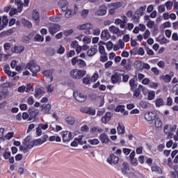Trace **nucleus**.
Masks as SVG:
<instances>
[{
  "instance_id": "obj_1",
  "label": "nucleus",
  "mask_w": 178,
  "mask_h": 178,
  "mask_svg": "<svg viewBox=\"0 0 178 178\" xmlns=\"http://www.w3.org/2000/svg\"><path fill=\"white\" fill-rule=\"evenodd\" d=\"M70 74L74 80H81L87 74V71L75 68L70 71Z\"/></svg>"
},
{
  "instance_id": "obj_2",
  "label": "nucleus",
  "mask_w": 178,
  "mask_h": 178,
  "mask_svg": "<svg viewBox=\"0 0 178 178\" xmlns=\"http://www.w3.org/2000/svg\"><path fill=\"white\" fill-rule=\"evenodd\" d=\"M26 69H28V70H30L32 73V76H36L37 73L41 70V68L38 66V64H37L36 61L32 60L29 62L26 66Z\"/></svg>"
},
{
  "instance_id": "obj_3",
  "label": "nucleus",
  "mask_w": 178,
  "mask_h": 178,
  "mask_svg": "<svg viewBox=\"0 0 178 178\" xmlns=\"http://www.w3.org/2000/svg\"><path fill=\"white\" fill-rule=\"evenodd\" d=\"M71 63L72 66H78L79 69H84V67H87V63L84 60L80 58L79 56H76L72 58L71 60Z\"/></svg>"
},
{
  "instance_id": "obj_4",
  "label": "nucleus",
  "mask_w": 178,
  "mask_h": 178,
  "mask_svg": "<svg viewBox=\"0 0 178 178\" xmlns=\"http://www.w3.org/2000/svg\"><path fill=\"white\" fill-rule=\"evenodd\" d=\"M122 76H123L122 71L116 70L111 76L112 83H113V84H116V83L122 80Z\"/></svg>"
},
{
  "instance_id": "obj_5",
  "label": "nucleus",
  "mask_w": 178,
  "mask_h": 178,
  "mask_svg": "<svg viewBox=\"0 0 178 178\" xmlns=\"http://www.w3.org/2000/svg\"><path fill=\"white\" fill-rule=\"evenodd\" d=\"M15 3L17 6V9L12 8V10L10 12V16L16 15L17 12H22V9L23 8V3L22 2V0H15Z\"/></svg>"
},
{
  "instance_id": "obj_6",
  "label": "nucleus",
  "mask_w": 178,
  "mask_h": 178,
  "mask_svg": "<svg viewBox=\"0 0 178 178\" xmlns=\"http://www.w3.org/2000/svg\"><path fill=\"white\" fill-rule=\"evenodd\" d=\"M24 144L26 146V148L31 149L35 145V140H33L31 136H29L25 138Z\"/></svg>"
},
{
  "instance_id": "obj_7",
  "label": "nucleus",
  "mask_w": 178,
  "mask_h": 178,
  "mask_svg": "<svg viewBox=\"0 0 178 178\" xmlns=\"http://www.w3.org/2000/svg\"><path fill=\"white\" fill-rule=\"evenodd\" d=\"M60 30V25L58 24H52L50 25L49 28V31L51 35H54V34H56V33H58Z\"/></svg>"
},
{
  "instance_id": "obj_8",
  "label": "nucleus",
  "mask_w": 178,
  "mask_h": 178,
  "mask_svg": "<svg viewBox=\"0 0 178 178\" xmlns=\"http://www.w3.org/2000/svg\"><path fill=\"white\" fill-rule=\"evenodd\" d=\"M63 143H69L73 138L72 133L67 131L62 132Z\"/></svg>"
},
{
  "instance_id": "obj_9",
  "label": "nucleus",
  "mask_w": 178,
  "mask_h": 178,
  "mask_svg": "<svg viewBox=\"0 0 178 178\" xmlns=\"http://www.w3.org/2000/svg\"><path fill=\"white\" fill-rule=\"evenodd\" d=\"M107 162L110 163V165H112L113 163L114 165H118V163H119V157L113 154H110V157L107 159Z\"/></svg>"
},
{
  "instance_id": "obj_10",
  "label": "nucleus",
  "mask_w": 178,
  "mask_h": 178,
  "mask_svg": "<svg viewBox=\"0 0 178 178\" xmlns=\"http://www.w3.org/2000/svg\"><path fill=\"white\" fill-rule=\"evenodd\" d=\"M74 97L76 101H78V102H86L87 100V96L81 93L74 92Z\"/></svg>"
},
{
  "instance_id": "obj_11",
  "label": "nucleus",
  "mask_w": 178,
  "mask_h": 178,
  "mask_svg": "<svg viewBox=\"0 0 178 178\" xmlns=\"http://www.w3.org/2000/svg\"><path fill=\"white\" fill-rule=\"evenodd\" d=\"M145 119L148 122H152V120H155L156 119V114L154 112H148L145 115Z\"/></svg>"
},
{
  "instance_id": "obj_12",
  "label": "nucleus",
  "mask_w": 178,
  "mask_h": 178,
  "mask_svg": "<svg viewBox=\"0 0 178 178\" xmlns=\"http://www.w3.org/2000/svg\"><path fill=\"white\" fill-rule=\"evenodd\" d=\"M58 5L61 8L62 12H66V10H67V5H69V3L67 0H60L58 2Z\"/></svg>"
},
{
  "instance_id": "obj_13",
  "label": "nucleus",
  "mask_w": 178,
  "mask_h": 178,
  "mask_svg": "<svg viewBox=\"0 0 178 178\" xmlns=\"http://www.w3.org/2000/svg\"><path fill=\"white\" fill-rule=\"evenodd\" d=\"M99 138L103 144H108V143H109V140H110L109 136H108V135L105 134H102L99 136Z\"/></svg>"
},
{
  "instance_id": "obj_14",
  "label": "nucleus",
  "mask_w": 178,
  "mask_h": 178,
  "mask_svg": "<svg viewBox=\"0 0 178 178\" xmlns=\"http://www.w3.org/2000/svg\"><path fill=\"white\" fill-rule=\"evenodd\" d=\"M111 118H112V113L111 112H107L104 117L102 118V122L106 124V123L111 120Z\"/></svg>"
},
{
  "instance_id": "obj_15",
  "label": "nucleus",
  "mask_w": 178,
  "mask_h": 178,
  "mask_svg": "<svg viewBox=\"0 0 178 178\" xmlns=\"http://www.w3.org/2000/svg\"><path fill=\"white\" fill-rule=\"evenodd\" d=\"M96 13L98 16H104V15H106V6H101Z\"/></svg>"
},
{
  "instance_id": "obj_16",
  "label": "nucleus",
  "mask_w": 178,
  "mask_h": 178,
  "mask_svg": "<svg viewBox=\"0 0 178 178\" xmlns=\"http://www.w3.org/2000/svg\"><path fill=\"white\" fill-rule=\"evenodd\" d=\"M81 111L83 113H87L88 115H95V111L90 108L85 107L82 108Z\"/></svg>"
},
{
  "instance_id": "obj_17",
  "label": "nucleus",
  "mask_w": 178,
  "mask_h": 178,
  "mask_svg": "<svg viewBox=\"0 0 178 178\" xmlns=\"http://www.w3.org/2000/svg\"><path fill=\"white\" fill-rule=\"evenodd\" d=\"M32 19L35 22V24H39L40 23V14L37 10H34L32 15Z\"/></svg>"
},
{
  "instance_id": "obj_18",
  "label": "nucleus",
  "mask_w": 178,
  "mask_h": 178,
  "mask_svg": "<svg viewBox=\"0 0 178 178\" xmlns=\"http://www.w3.org/2000/svg\"><path fill=\"white\" fill-rule=\"evenodd\" d=\"M47 138H48V136L44 135L42 137V138H39L35 140V145H41V144H44L45 141H47Z\"/></svg>"
},
{
  "instance_id": "obj_19",
  "label": "nucleus",
  "mask_w": 178,
  "mask_h": 178,
  "mask_svg": "<svg viewBox=\"0 0 178 178\" xmlns=\"http://www.w3.org/2000/svg\"><path fill=\"white\" fill-rule=\"evenodd\" d=\"M109 31H111V33H113V34H118V35H120L122 33V31H120V29L115 26H110Z\"/></svg>"
},
{
  "instance_id": "obj_20",
  "label": "nucleus",
  "mask_w": 178,
  "mask_h": 178,
  "mask_svg": "<svg viewBox=\"0 0 178 178\" xmlns=\"http://www.w3.org/2000/svg\"><path fill=\"white\" fill-rule=\"evenodd\" d=\"M24 51V47L23 46H15L12 49V52L14 54H22Z\"/></svg>"
},
{
  "instance_id": "obj_21",
  "label": "nucleus",
  "mask_w": 178,
  "mask_h": 178,
  "mask_svg": "<svg viewBox=\"0 0 178 178\" xmlns=\"http://www.w3.org/2000/svg\"><path fill=\"white\" fill-rule=\"evenodd\" d=\"M92 29H94V25L91 23H86L80 26L81 30H92Z\"/></svg>"
},
{
  "instance_id": "obj_22",
  "label": "nucleus",
  "mask_w": 178,
  "mask_h": 178,
  "mask_svg": "<svg viewBox=\"0 0 178 178\" xmlns=\"http://www.w3.org/2000/svg\"><path fill=\"white\" fill-rule=\"evenodd\" d=\"M160 80L165 81V83H170L172 81V76L170 74L163 75L160 76Z\"/></svg>"
},
{
  "instance_id": "obj_23",
  "label": "nucleus",
  "mask_w": 178,
  "mask_h": 178,
  "mask_svg": "<svg viewBox=\"0 0 178 178\" xmlns=\"http://www.w3.org/2000/svg\"><path fill=\"white\" fill-rule=\"evenodd\" d=\"M105 42L100 41L99 42V52L101 54V55H104L105 53V47L102 45H105Z\"/></svg>"
},
{
  "instance_id": "obj_24",
  "label": "nucleus",
  "mask_w": 178,
  "mask_h": 178,
  "mask_svg": "<svg viewBox=\"0 0 178 178\" xmlns=\"http://www.w3.org/2000/svg\"><path fill=\"white\" fill-rule=\"evenodd\" d=\"M101 37L103 40H109L111 38V34L108 31L104 30L102 32Z\"/></svg>"
},
{
  "instance_id": "obj_25",
  "label": "nucleus",
  "mask_w": 178,
  "mask_h": 178,
  "mask_svg": "<svg viewBox=\"0 0 178 178\" xmlns=\"http://www.w3.org/2000/svg\"><path fill=\"white\" fill-rule=\"evenodd\" d=\"M152 172H156V173H159V175H162V173H163L162 168L159 167V165H153L152 167Z\"/></svg>"
},
{
  "instance_id": "obj_26",
  "label": "nucleus",
  "mask_w": 178,
  "mask_h": 178,
  "mask_svg": "<svg viewBox=\"0 0 178 178\" xmlns=\"http://www.w3.org/2000/svg\"><path fill=\"white\" fill-rule=\"evenodd\" d=\"M42 74L45 76V77H47L50 79V81H52L54 80V77H52V72L50 70H45L42 72Z\"/></svg>"
},
{
  "instance_id": "obj_27",
  "label": "nucleus",
  "mask_w": 178,
  "mask_h": 178,
  "mask_svg": "<svg viewBox=\"0 0 178 178\" xmlns=\"http://www.w3.org/2000/svg\"><path fill=\"white\" fill-rule=\"evenodd\" d=\"M115 112H121V113H123V115H128L127 111H124V106H118L115 108Z\"/></svg>"
},
{
  "instance_id": "obj_28",
  "label": "nucleus",
  "mask_w": 178,
  "mask_h": 178,
  "mask_svg": "<svg viewBox=\"0 0 178 178\" xmlns=\"http://www.w3.org/2000/svg\"><path fill=\"white\" fill-rule=\"evenodd\" d=\"M72 47L76 49V53L80 54L81 52V47L78 45L76 41L72 42Z\"/></svg>"
},
{
  "instance_id": "obj_29",
  "label": "nucleus",
  "mask_w": 178,
  "mask_h": 178,
  "mask_svg": "<svg viewBox=\"0 0 178 178\" xmlns=\"http://www.w3.org/2000/svg\"><path fill=\"white\" fill-rule=\"evenodd\" d=\"M129 170H130L129 164H127V163H123V168L122 170L123 175H127V172H129Z\"/></svg>"
},
{
  "instance_id": "obj_30",
  "label": "nucleus",
  "mask_w": 178,
  "mask_h": 178,
  "mask_svg": "<svg viewBox=\"0 0 178 178\" xmlns=\"http://www.w3.org/2000/svg\"><path fill=\"white\" fill-rule=\"evenodd\" d=\"M117 131L118 134H124V126L120 124V123H118Z\"/></svg>"
},
{
  "instance_id": "obj_31",
  "label": "nucleus",
  "mask_w": 178,
  "mask_h": 178,
  "mask_svg": "<svg viewBox=\"0 0 178 178\" xmlns=\"http://www.w3.org/2000/svg\"><path fill=\"white\" fill-rule=\"evenodd\" d=\"M104 129L97 127H94L90 129V133H102Z\"/></svg>"
},
{
  "instance_id": "obj_32",
  "label": "nucleus",
  "mask_w": 178,
  "mask_h": 178,
  "mask_svg": "<svg viewBox=\"0 0 178 178\" xmlns=\"http://www.w3.org/2000/svg\"><path fill=\"white\" fill-rule=\"evenodd\" d=\"M88 143H89L91 145H98V144H99V140L97 138L88 139Z\"/></svg>"
},
{
  "instance_id": "obj_33",
  "label": "nucleus",
  "mask_w": 178,
  "mask_h": 178,
  "mask_svg": "<svg viewBox=\"0 0 178 178\" xmlns=\"http://www.w3.org/2000/svg\"><path fill=\"white\" fill-rule=\"evenodd\" d=\"M129 86L131 87V90H136V88H137V84H136V81L134 79H131L129 81Z\"/></svg>"
},
{
  "instance_id": "obj_34",
  "label": "nucleus",
  "mask_w": 178,
  "mask_h": 178,
  "mask_svg": "<svg viewBox=\"0 0 178 178\" xmlns=\"http://www.w3.org/2000/svg\"><path fill=\"white\" fill-rule=\"evenodd\" d=\"M97 54V49L92 47L88 51V56H94Z\"/></svg>"
},
{
  "instance_id": "obj_35",
  "label": "nucleus",
  "mask_w": 178,
  "mask_h": 178,
  "mask_svg": "<svg viewBox=\"0 0 178 178\" xmlns=\"http://www.w3.org/2000/svg\"><path fill=\"white\" fill-rule=\"evenodd\" d=\"M65 122L68 124H73L74 123V118L72 116H69L65 118Z\"/></svg>"
},
{
  "instance_id": "obj_36",
  "label": "nucleus",
  "mask_w": 178,
  "mask_h": 178,
  "mask_svg": "<svg viewBox=\"0 0 178 178\" xmlns=\"http://www.w3.org/2000/svg\"><path fill=\"white\" fill-rule=\"evenodd\" d=\"M75 141H77L81 145H83V144H87V141H83V136H79V138H75Z\"/></svg>"
},
{
  "instance_id": "obj_37",
  "label": "nucleus",
  "mask_w": 178,
  "mask_h": 178,
  "mask_svg": "<svg viewBox=\"0 0 178 178\" xmlns=\"http://www.w3.org/2000/svg\"><path fill=\"white\" fill-rule=\"evenodd\" d=\"M88 13H90V10H83L81 12V16L83 19H86V17H87L88 16Z\"/></svg>"
},
{
  "instance_id": "obj_38",
  "label": "nucleus",
  "mask_w": 178,
  "mask_h": 178,
  "mask_svg": "<svg viewBox=\"0 0 178 178\" xmlns=\"http://www.w3.org/2000/svg\"><path fill=\"white\" fill-rule=\"evenodd\" d=\"M6 97H8V91L3 90L0 92V101H1V99H4Z\"/></svg>"
},
{
  "instance_id": "obj_39",
  "label": "nucleus",
  "mask_w": 178,
  "mask_h": 178,
  "mask_svg": "<svg viewBox=\"0 0 178 178\" xmlns=\"http://www.w3.org/2000/svg\"><path fill=\"white\" fill-rule=\"evenodd\" d=\"M2 23L3 24V27H6V26H8V23H9V20L8 19V17H6L5 15L3 16Z\"/></svg>"
},
{
  "instance_id": "obj_40",
  "label": "nucleus",
  "mask_w": 178,
  "mask_h": 178,
  "mask_svg": "<svg viewBox=\"0 0 178 178\" xmlns=\"http://www.w3.org/2000/svg\"><path fill=\"white\" fill-rule=\"evenodd\" d=\"M29 112L31 118H35V116L38 115V111H33L32 109H29Z\"/></svg>"
},
{
  "instance_id": "obj_41",
  "label": "nucleus",
  "mask_w": 178,
  "mask_h": 178,
  "mask_svg": "<svg viewBox=\"0 0 178 178\" xmlns=\"http://www.w3.org/2000/svg\"><path fill=\"white\" fill-rule=\"evenodd\" d=\"M164 133L170 136V125L167 124L164 127Z\"/></svg>"
},
{
  "instance_id": "obj_42",
  "label": "nucleus",
  "mask_w": 178,
  "mask_h": 178,
  "mask_svg": "<svg viewBox=\"0 0 178 178\" xmlns=\"http://www.w3.org/2000/svg\"><path fill=\"white\" fill-rule=\"evenodd\" d=\"M63 12H65V16L67 19L72 17V10L67 8L66 11H63Z\"/></svg>"
},
{
  "instance_id": "obj_43",
  "label": "nucleus",
  "mask_w": 178,
  "mask_h": 178,
  "mask_svg": "<svg viewBox=\"0 0 178 178\" xmlns=\"http://www.w3.org/2000/svg\"><path fill=\"white\" fill-rule=\"evenodd\" d=\"M155 126L157 128H159L162 126V121L160 118H157L155 120Z\"/></svg>"
},
{
  "instance_id": "obj_44",
  "label": "nucleus",
  "mask_w": 178,
  "mask_h": 178,
  "mask_svg": "<svg viewBox=\"0 0 178 178\" xmlns=\"http://www.w3.org/2000/svg\"><path fill=\"white\" fill-rule=\"evenodd\" d=\"M177 127V125H174L173 127L170 126V137H172V136H173L174 133L176 132Z\"/></svg>"
},
{
  "instance_id": "obj_45",
  "label": "nucleus",
  "mask_w": 178,
  "mask_h": 178,
  "mask_svg": "<svg viewBox=\"0 0 178 178\" xmlns=\"http://www.w3.org/2000/svg\"><path fill=\"white\" fill-rule=\"evenodd\" d=\"M149 105V104H148V102H146L144 101H143L140 103V106H141V108H143V109H147V108H148Z\"/></svg>"
},
{
  "instance_id": "obj_46",
  "label": "nucleus",
  "mask_w": 178,
  "mask_h": 178,
  "mask_svg": "<svg viewBox=\"0 0 178 178\" xmlns=\"http://www.w3.org/2000/svg\"><path fill=\"white\" fill-rule=\"evenodd\" d=\"M149 101H152L154 98H155V92H149L148 93V97H147Z\"/></svg>"
},
{
  "instance_id": "obj_47",
  "label": "nucleus",
  "mask_w": 178,
  "mask_h": 178,
  "mask_svg": "<svg viewBox=\"0 0 178 178\" xmlns=\"http://www.w3.org/2000/svg\"><path fill=\"white\" fill-rule=\"evenodd\" d=\"M163 99H158L156 101V106H163Z\"/></svg>"
},
{
  "instance_id": "obj_48",
  "label": "nucleus",
  "mask_w": 178,
  "mask_h": 178,
  "mask_svg": "<svg viewBox=\"0 0 178 178\" xmlns=\"http://www.w3.org/2000/svg\"><path fill=\"white\" fill-rule=\"evenodd\" d=\"M35 41H40V42H42V41H44V36H42L40 35H35Z\"/></svg>"
},
{
  "instance_id": "obj_49",
  "label": "nucleus",
  "mask_w": 178,
  "mask_h": 178,
  "mask_svg": "<svg viewBox=\"0 0 178 178\" xmlns=\"http://www.w3.org/2000/svg\"><path fill=\"white\" fill-rule=\"evenodd\" d=\"M100 60L101 62H107L108 56L106 55V53L100 56Z\"/></svg>"
},
{
  "instance_id": "obj_50",
  "label": "nucleus",
  "mask_w": 178,
  "mask_h": 178,
  "mask_svg": "<svg viewBox=\"0 0 178 178\" xmlns=\"http://www.w3.org/2000/svg\"><path fill=\"white\" fill-rule=\"evenodd\" d=\"M154 26H155V22L154 21L149 20L147 24V27H148V29H152Z\"/></svg>"
},
{
  "instance_id": "obj_51",
  "label": "nucleus",
  "mask_w": 178,
  "mask_h": 178,
  "mask_svg": "<svg viewBox=\"0 0 178 178\" xmlns=\"http://www.w3.org/2000/svg\"><path fill=\"white\" fill-rule=\"evenodd\" d=\"M165 6L168 10H170V9H172V7L173 6V3H172V1H167L165 3Z\"/></svg>"
},
{
  "instance_id": "obj_52",
  "label": "nucleus",
  "mask_w": 178,
  "mask_h": 178,
  "mask_svg": "<svg viewBox=\"0 0 178 178\" xmlns=\"http://www.w3.org/2000/svg\"><path fill=\"white\" fill-rule=\"evenodd\" d=\"M50 20H51V22L58 23V22H60V17H50Z\"/></svg>"
},
{
  "instance_id": "obj_53",
  "label": "nucleus",
  "mask_w": 178,
  "mask_h": 178,
  "mask_svg": "<svg viewBox=\"0 0 178 178\" xmlns=\"http://www.w3.org/2000/svg\"><path fill=\"white\" fill-rule=\"evenodd\" d=\"M106 48L108 51H111L113 48V43L112 42L109 41L106 43Z\"/></svg>"
},
{
  "instance_id": "obj_54",
  "label": "nucleus",
  "mask_w": 178,
  "mask_h": 178,
  "mask_svg": "<svg viewBox=\"0 0 178 178\" xmlns=\"http://www.w3.org/2000/svg\"><path fill=\"white\" fill-rule=\"evenodd\" d=\"M24 24L26 27H28V29H31V27H33V24H31V22L28 20L24 21Z\"/></svg>"
},
{
  "instance_id": "obj_55",
  "label": "nucleus",
  "mask_w": 178,
  "mask_h": 178,
  "mask_svg": "<svg viewBox=\"0 0 178 178\" xmlns=\"http://www.w3.org/2000/svg\"><path fill=\"white\" fill-rule=\"evenodd\" d=\"M150 35H151V32H149V29H147L143 35V38H145V40H147V38H148Z\"/></svg>"
},
{
  "instance_id": "obj_56",
  "label": "nucleus",
  "mask_w": 178,
  "mask_h": 178,
  "mask_svg": "<svg viewBox=\"0 0 178 178\" xmlns=\"http://www.w3.org/2000/svg\"><path fill=\"white\" fill-rule=\"evenodd\" d=\"M4 50L6 52H8L10 49L11 44L10 43H5L4 45Z\"/></svg>"
},
{
  "instance_id": "obj_57",
  "label": "nucleus",
  "mask_w": 178,
  "mask_h": 178,
  "mask_svg": "<svg viewBox=\"0 0 178 178\" xmlns=\"http://www.w3.org/2000/svg\"><path fill=\"white\" fill-rule=\"evenodd\" d=\"M118 45L121 49H123V48H124V42L122 40H119Z\"/></svg>"
},
{
  "instance_id": "obj_58",
  "label": "nucleus",
  "mask_w": 178,
  "mask_h": 178,
  "mask_svg": "<svg viewBox=\"0 0 178 178\" xmlns=\"http://www.w3.org/2000/svg\"><path fill=\"white\" fill-rule=\"evenodd\" d=\"M166 10V8H165L164 5H161L159 6V13H163Z\"/></svg>"
},
{
  "instance_id": "obj_59",
  "label": "nucleus",
  "mask_w": 178,
  "mask_h": 178,
  "mask_svg": "<svg viewBox=\"0 0 178 178\" xmlns=\"http://www.w3.org/2000/svg\"><path fill=\"white\" fill-rule=\"evenodd\" d=\"M83 42H84V44H90V42H91V38L85 36L83 39Z\"/></svg>"
},
{
  "instance_id": "obj_60",
  "label": "nucleus",
  "mask_w": 178,
  "mask_h": 178,
  "mask_svg": "<svg viewBox=\"0 0 178 178\" xmlns=\"http://www.w3.org/2000/svg\"><path fill=\"white\" fill-rule=\"evenodd\" d=\"M71 34H73V29H70L64 31V35L67 37L68 35H71Z\"/></svg>"
},
{
  "instance_id": "obj_61",
  "label": "nucleus",
  "mask_w": 178,
  "mask_h": 178,
  "mask_svg": "<svg viewBox=\"0 0 178 178\" xmlns=\"http://www.w3.org/2000/svg\"><path fill=\"white\" fill-rule=\"evenodd\" d=\"M65 53V47L63 46H60L59 49L57 50V54H59L60 55H62V54Z\"/></svg>"
},
{
  "instance_id": "obj_62",
  "label": "nucleus",
  "mask_w": 178,
  "mask_h": 178,
  "mask_svg": "<svg viewBox=\"0 0 178 178\" xmlns=\"http://www.w3.org/2000/svg\"><path fill=\"white\" fill-rule=\"evenodd\" d=\"M29 41H30V35L29 36H24L22 38V42L24 44H28Z\"/></svg>"
},
{
  "instance_id": "obj_63",
  "label": "nucleus",
  "mask_w": 178,
  "mask_h": 178,
  "mask_svg": "<svg viewBox=\"0 0 178 178\" xmlns=\"http://www.w3.org/2000/svg\"><path fill=\"white\" fill-rule=\"evenodd\" d=\"M44 111L45 113H49V111H51V104H47Z\"/></svg>"
},
{
  "instance_id": "obj_64",
  "label": "nucleus",
  "mask_w": 178,
  "mask_h": 178,
  "mask_svg": "<svg viewBox=\"0 0 178 178\" xmlns=\"http://www.w3.org/2000/svg\"><path fill=\"white\" fill-rule=\"evenodd\" d=\"M172 92L175 93V95H178V84H176L173 88H172Z\"/></svg>"
}]
</instances>
